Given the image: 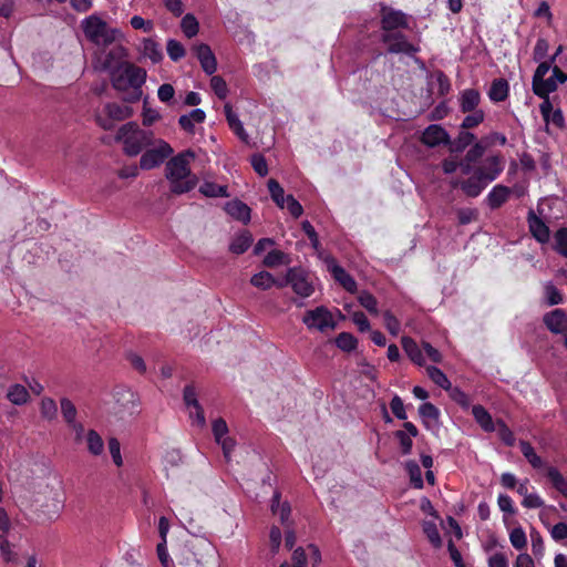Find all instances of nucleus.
<instances>
[{"label": "nucleus", "instance_id": "nucleus-1", "mask_svg": "<svg viewBox=\"0 0 567 567\" xmlns=\"http://www.w3.org/2000/svg\"><path fill=\"white\" fill-rule=\"evenodd\" d=\"M110 80L114 90L127 92L123 101L135 103L142 96V86L146 81V71L134 63H125L123 68L110 73Z\"/></svg>", "mask_w": 567, "mask_h": 567}, {"label": "nucleus", "instance_id": "nucleus-2", "mask_svg": "<svg viewBox=\"0 0 567 567\" xmlns=\"http://www.w3.org/2000/svg\"><path fill=\"white\" fill-rule=\"evenodd\" d=\"M115 140L123 143L126 155L136 156L151 144L152 132L141 130L135 122H127L118 128Z\"/></svg>", "mask_w": 567, "mask_h": 567}, {"label": "nucleus", "instance_id": "nucleus-3", "mask_svg": "<svg viewBox=\"0 0 567 567\" xmlns=\"http://www.w3.org/2000/svg\"><path fill=\"white\" fill-rule=\"evenodd\" d=\"M381 42L386 44V50L392 54H405L413 56L420 51V48L408 40V37L401 32H383Z\"/></svg>", "mask_w": 567, "mask_h": 567}, {"label": "nucleus", "instance_id": "nucleus-4", "mask_svg": "<svg viewBox=\"0 0 567 567\" xmlns=\"http://www.w3.org/2000/svg\"><path fill=\"white\" fill-rule=\"evenodd\" d=\"M287 282L301 298H308L315 292L310 274L301 267H291L287 270Z\"/></svg>", "mask_w": 567, "mask_h": 567}, {"label": "nucleus", "instance_id": "nucleus-5", "mask_svg": "<svg viewBox=\"0 0 567 567\" xmlns=\"http://www.w3.org/2000/svg\"><path fill=\"white\" fill-rule=\"evenodd\" d=\"M303 324L309 329H316L321 332L327 329H334L336 322L332 313L324 306L316 307L315 309L307 310L302 317Z\"/></svg>", "mask_w": 567, "mask_h": 567}, {"label": "nucleus", "instance_id": "nucleus-6", "mask_svg": "<svg viewBox=\"0 0 567 567\" xmlns=\"http://www.w3.org/2000/svg\"><path fill=\"white\" fill-rule=\"evenodd\" d=\"M195 157L190 150L172 157L166 164V177L172 179H185L190 176L189 159Z\"/></svg>", "mask_w": 567, "mask_h": 567}, {"label": "nucleus", "instance_id": "nucleus-7", "mask_svg": "<svg viewBox=\"0 0 567 567\" xmlns=\"http://www.w3.org/2000/svg\"><path fill=\"white\" fill-rule=\"evenodd\" d=\"M504 169V158L501 154L487 156L482 165L475 167V173L481 176L485 183L489 184L498 178Z\"/></svg>", "mask_w": 567, "mask_h": 567}, {"label": "nucleus", "instance_id": "nucleus-8", "mask_svg": "<svg viewBox=\"0 0 567 567\" xmlns=\"http://www.w3.org/2000/svg\"><path fill=\"white\" fill-rule=\"evenodd\" d=\"M408 17L401 10H395L389 7L381 9V29L384 32H396L398 29H408Z\"/></svg>", "mask_w": 567, "mask_h": 567}, {"label": "nucleus", "instance_id": "nucleus-9", "mask_svg": "<svg viewBox=\"0 0 567 567\" xmlns=\"http://www.w3.org/2000/svg\"><path fill=\"white\" fill-rule=\"evenodd\" d=\"M173 154L172 146L162 141L158 147L147 150L140 159L141 168L143 169H152L158 165H161L168 156Z\"/></svg>", "mask_w": 567, "mask_h": 567}, {"label": "nucleus", "instance_id": "nucleus-10", "mask_svg": "<svg viewBox=\"0 0 567 567\" xmlns=\"http://www.w3.org/2000/svg\"><path fill=\"white\" fill-rule=\"evenodd\" d=\"M421 142L429 147L447 146V143L451 142V136L441 125L431 124L422 133Z\"/></svg>", "mask_w": 567, "mask_h": 567}, {"label": "nucleus", "instance_id": "nucleus-11", "mask_svg": "<svg viewBox=\"0 0 567 567\" xmlns=\"http://www.w3.org/2000/svg\"><path fill=\"white\" fill-rule=\"evenodd\" d=\"M528 229L533 238L539 244H547L550 239V229L533 209L527 213Z\"/></svg>", "mask_w": 567, "mask_h": 567}, {"label": "nucleus", "instance_id": "nucleus-12", "mask_svg": "<svg viewBox=\"0 0 567 567\" xmlns=\"http://www.w3.org/2000/svg\"><path fill=\"white\" fill-rule=\"evenodd\" d=\"M193 50L200 63L203 71L208 75H213L217 70V61L210 47L208 44L200 43L195 45Z\"/></svg>", "mask_w": 567, "mask_h": 567}, {"label": "nucleus", "instance_id": "nucleus-13", "mask_svg": "<svg viewBox=\"0 0 567 567\" xmlns=\"http://www.w3.org/2000/svg\"><path fill=\"white\" fill-rule=\"evenodd\" d=\"M107 23L97 16H90L83 20V32L87 40L100 45V39Z\"/></svg>", "mask_w": 567, "mask_h": 567}, {"label": "nucleus", "instance_id": "nucleus-14", "mask_svg": "<svg viewBox=\"0 0 567 567\" xmlns=\"http://www.w3.org/2000/svg\"><path fill=\"white\" fill-rule=\"evenodd\" d=\"M127 56V51L123 45H115L109 52H106L104 60L102 62V69L107 71L109 74L112 73L115 69H121L125 63V58Z\"/></svg>", "mask_w": 567, "mask_h": 567}, {"label": "nucleus", "instance_id": "nucleus-15", "mask_svg": "<svg viewBox=\"0 0 567 567\" xmlns=\"http://www.w3.org/2000/svg\"><path fill=\"white\" fill-rule=\"evenodd\" d=\"M545 327L554 334H561L567 326V315L564 309H554L543 317Z\"/></svg>", "mask_w": 567, "mask_h": 567}, {"label": "nucleus", "instance_id": "nucleus-16", "mask_svg": "<svg viewBox=\"0 0 567 567\" xmlns=\"http://www.w3.org/2000/svg\"><path fill=\"white\" fill-rule=\"evenodd\" d=\"M512 189L508 186L497 184L486 196V203L492 210L501 208L509 198Z\"/></svg>", "mask_w": 567, "mask_h": 567}, {"label": "nucleus", "instance_id": "nucleus-17", "mask_svg": "<svg viewBox=\"0 0 567 567\" xmlns=\"http://www.w3.org/2000/svg\"><path fill=\"white\" fill-rule=\"evenodd\" d=\"M487 185L488 184L475 172L471 177L458 183L462 192L470 198L478 197Z\"/></svg>", "mask_w": 567, "mask_h": 567}, {"label": "nucleus", "instance_id": "nucleus-18", "mask_svg": "<svg viewBox=\"0 0 567 567\" xmlns=\"http://www.w3.org/2000/svg\"><path fill=\"white\" fill-rule=\"evenodd\" d=\"M183 399L187 408L195 409L196 421L199 425L205 424V414L202 405L197 400L196 389L193 384H187L183 391Z\"/></svg>", "mask_w": 567, "mask_h": 567}, {"label": "nucleus", "instance_id": "nucleus-19", "mask_svg": "<svg viewBox=\"0 0 567 567\" xmlns=\"http://www.w3.org/2000/svg\"><path fill=\"white\" fill-rule=\"evenodd\" d=\"M332 277L338 281L348 292L357 291V281L353 277L347 272V270L338 264L329 266Z\"/></svg>", "mask_w": 567, "mask_h": 567}, {"label": "nucleus", "instance_id": "nucleus-20", "mask_svg": "<svg viewBox=\"0 0 567 567\" xmlns=\"http://www.w3.org/2000/svg\"><path fill=\"white\" fill-rule=\"evenodd\" d=\"M472 415L476 423L485 432H494L496 430V423H494L491 413L481 404L473 405Z\"/></svg>", "mask_w": 567, "mask_h": 567}, {"label": "nucleus", "instance_id": "nucleus-21", "mask_svg": "<svg viewBox=\"0 0 567 567\" xmlns=\"http://www.w3.org/2000/svg\"><path fill=\"white\" fill-rule=\"evenodd\" d=\"M225 210L228 215L244 224L250 220V208L239 199L228 202L225 206Z\"/></svg>", "mask_w": 567, "mask_h": 567}, {"label": "nucleus", "instance_id": "nucleus-22", "mask_svg": "<svg viewBox=\"0 0 567 567\" xmlns=\"http://www.w3.org/2000/svg\"><path fill=\"white\" fill-rule=\"evenodd\" d=\"M509 94V84L504 78L494 79L488 90V97L495 103L504 102Z\"/></svg>", "mask_w": 567, "mask_h": 567}, {"label": "nucleus", "instance_id": "nucleus-23", "mask_svg": "<svg viewBox=\"0 0 567 567\" xmlns=\"http://www.w3.org/2000/svg\"><path fill=\"white\" fill-rule=\"evenodd\" d=\"M402 348L410 360L416 365L422 367L424 364V357L422 350L417 346L414 339L411 337L404 336L401 339Z\"/></svg>", "mask_w": 567, "mask_h": 567}, {"label": "nucleus", "instance_id": "nucleus-24", "mask_svg": "<svg viewBox=\"0 0 567 567\" xmlns=\"http://www.w3.org/2000/svg\"><path fill=\"white\" fill-rule=\"evenodd\" d=\"M481 101L480 92L475 89H466L460 97V109L463 113L476 111Z\"/></svg>", "mask_w": 567, "mask_h": 567}, {"label": "nucleus", "instance_id": "nucleus-25", "mask_svg": "<svg viewBox=\"0 0 567 567\" xmlns=\"http://www.w3.org/2000/svg\"><path fill=\"white\" fill-rule=\"evenodd\" d=\"M105 115L110 116L114 122L124 121L133 115V109L127 105H121L112 102L106 103L103 109Z\"/></svg>", "mask_w": 567, "mask_h": 567}, {"label": "nucleus", "instance_id": "nucleus-26", "mask_svg": "<svg viewBox=\"0 0 567 567\" xmlns=\"http://www.w3.org/2000/svg\"><path fill=\"white\" fill-rule=\"evenodd\" d=\"M475 140L476 136L473 133L462 130L456 138L451 140V142L447 143V146L451 153L460 154L463 153L466 147L472 145Z\"/></svg>", "mask_w": 567, "mask_h": 567}, {"label": "nucleus", "instance_id": "nucleus-27", "mask_svg": "<svg viewBox=\"0 0 567 567\" xmlns=\"http://www.w3.org/2000/svg\"><path fill=\"white\" fill-rule=\"evenodd\" d=\"M519 449L533 468L540 470L546 466V462L536 453L535 449L528 441L520 440Z\"/></svg>", "mask_w": 567, "mask_h": 567}, {"label": "nucleus", "instance_id": "nucleus-28", "mask_svg": "<svg viewBox=\"0 0 567 567\" xmlns=\"http://www.w3.org/2000/svg\"><path fill=\"white\" fill-rule=\"evenodd\" d=\"M546 476L550 481L553 487L567 498V477H565L555 466L546 467Z\"/></svg>", "mask_w": 567, "mask_h": 567}, {"label": "nucleus", "instance_id": "nucleus-29", "mask_svg": "<svg viewBox=\"0 0 567 567\" xmlns=\"http://www.w3.org/2000/svg\"><path fill=\"white\" fill-rule=\"evenodd\" d=\"M252 244V236L248 230L238 234L229 245L230 252L241 255L246 252Z\"/></svg>", "mask_w": 567, "mask_h": 567}, {"label": "nucleus", "instance_id": "nucleus-30", "mask_svg": "<svg viewBox=\"0 0 567 567\" xmlns=\"http://www.w3.org/2000/svg\"><path fill=\"white\" fill-rule=\"evenodd\" d=\"M419 414L422 419L423 425L426 429H430V422H437L441 413L440 410L433 403L424 402L419 406Z\"/></svg>", "mask_w": 567, "mask_h": 567}, {"label": "nucleus", "instance_id": "nucleus-31", "mask_svg": "<svg viewBox=\"0 0 567 567\" xmlns=\"http://www.w3.org/2000/svg\"><path fill=\"white\" fill-rule=\"evenodd\" d=\"M533 84V92L538 97H547L550 93L555 92L558 87V83L554 80L553 75L548 79H542Z\"/></svg>", "mask_w": 567, "mask_h": 567}, {"label": "nucleus", "instance_id": "nucleus-32", "mask_svg": "<svg viewBox=\"0 0 567 567\" xmlns=\"http://www.w3.org/2000/svg\"><path fill=\"white\" fill-rule=\"evenodd\" d=\"M199 192L210 198H217V197H228V188L225 185H219L213 182H204L200 187Z\"/></svg>", "mask_w": 567, "mask_h": 567}, {"label": "nucleus", "instance_id": "nucleus-33", "mask_svg": "<svg viewBox=\"0 0 567 567\" xmlns=\"http://www.w3.org/2000/svg\"><path fill=\"white\" fill-rule=\"evenodd\" d=\"M142 52L145 56L151 59L153 63H158L163 59L162 49L153 39H144L142 43Z\"/></svg>", "mask_w": 567, "mask_h": 567}, {"label": "nucleus", "instance_id": "nucleus-34", "mask_svg": "<svg viewBox=\"0 0 567 567\" xmlns=\"http://www.w3.org/2000/svg\"><path fill=\"white\" fill-rule=\"evenodd\" d=\"M405 471L410 477L411 485L416 489H422L424 487V482L419 464L415 461L410 460L405 463Z\"/></svg>", "mask_w": 567, "mask_h": 567}, {"label": "nucleus", "instance_id": "nucleus-35", "mask_svg": "<svg viewBox=\"0 0 567 567\" xmlns=\"http://www.w3.org/2000/svg\"><path fill=\"white\" fill-rule=\"evenodd\" d=\"M250 284L261 290H268L276 284V278L268 271L262 270L250 278Z\"/></svg>", "mask_w": 567, "mask_h": 567}, {"label": "nucleus", "instance_id": "nucleus-36", "mask_svg": "<svg viewBox=\"0 0 567 567\" xmlns=\"http://www.w3.org/2000/svg\"><path fill=\"white\" fill-rule=\"evenodd\" d=\"M7 398L11 403L16 405H22L28 402L29 392L23 385L13 384L9 388Z\"/></svg>", "mask_w": 567, "mask_h": 567}, {"label": "nucleus", "instance_id": "nucleus-37", "mask_svg": "<svg viewBox=\"0 0 567 567\" xmlns=\"http://www.w3.org/2000/svg\"><path fill=\"white\" fill-rule=\"evenodd\" d=\"M334 342H336V346L344 352H352L353 350L357 349V346H358L357 338L350 332L339 333L337 336Z\"/></svg>", "mask_w": 567, "mask_h": 567}, {"label": "nucleus", "instance_id": "nucleus-38", "mask_svg": "<svg viewBox=\"0 0 567 567\" xmlns=\"http://www.w3.org/2000/svg\"><path fill=\"white\" fill-rule=\"evenodd\" d=\"M426 373H427L429 378L440 388H442L444 390L451 389L452 384H451L450 380L447 379L446 374L437 367L429 365L426 368Z\"/></svg>", "mask_w": 567, "mask_h": 567}, {"label": "nucleus", "instance_id": "nucleus-39", "mask_svg": "<svg viewBox=\"0 0 567 567\" xmlns=\"http://www.w3.org/2000/svg\"><path fill=\"white\" fill-rule=\"evenodd\" d=\"M267 186H268V190L270 193L271 199L276 203V205L279 208H284L286 197H285V190L281 187V185L275 178H270L267 183Z\"/></svg>", "mask_w": 567, "mask_h": 567}, {"label": "nucleus", "instance_id": "nucleus-40", "mask_svg": "<svg viewBox=\"0 0 567 567\" xmlns=\"http://www.w3.org/2000/svg\"><path fill=\"white\" fill-rule=\"evenodd\" d=\"M87 450L92 455H100L104 450V442L95 430H90L86 435Z\"/></svg>", "mask_w": 567, "mask_h": 567}, {"label": "nucleus", "instance_id": "nucleus-41", "mask_svg": "<svg viewBox=\"0 0 567 567\" xmlns=\"http://www.w3.org/2000/svg\"><path fill=\"white\" fill-rule=\"evenodd\" d=\"M181 29L188 39L195 37L199 30V24L195 16L192 13L185 14L181 22Z\"/></svg>", "mask_w": 567, "mask_h": 567}, {"label": "nucleus", "instance_id": "nucleus-42", "mask_svg": "<svg viewBox=\"0 0 567 567\" xmlns=\"http://www.w3.org/2000/svg\"><path fill=\"white\" fill-rule=\"evenodd\" d=\"M171 192L176 195L190 192L196 186V178L172 179Z\"/></svg>", "mask_w": 567, "mask_h": 567}, {"label": "nucleus", "instance_id": "nucleus-43", "mask_svg": "<svg viewBox=\"0 0 567 567\" xmlns=\"http://www.w3.org/2000/svg\"><path fill=\"white\" fill-rule=\"evenodd\" d=\"M359 303L371 315H378V300L369 291L362 290L358 297Z\"/></svg>", "mask_w": 567, "mask_h": 567}, {"label": "nucleus", "instance_id": "nucleus-44", "mask_svg": "<svg viewBox=\"0 0 567 567\" xmlns=\"http://www.w3.org/2000/svg\"><path fill=\"white\" fill-rule=\"evenodd\" d=\"M487 145L483 143V141L475 142L472 144L471 148L466 152L464 158L467 162L473 164L478 163L486 152Z\"/></svg>", "mask_w": 567, "mask_h": 567}, {"label": "nucleus", "instance_id": "nucleus-45", "mask_svg": "<svg viewBox=\"0 0 567 567\" xmlns=\"http://www.w3.org/2000/svg\"><path fill=\"white\" fill-rule=\"evenodd\" d=\"M496 426H497V434H498L499 439L502 440V442L506 446H513L515 444L516 439H515L513 431L508 427V425L502 419H498L496 421Z\"/></svg>", "mask_w": 567, "mask_h": 567}, {"label": "nucleus", "instance_id": "nucleus-46", "mask_svg": "<svg viewBox=\"0 0 567 567\" xmlns=\"http://www.w3.org/2000/svg\"><path fill=\"white\" fill-rule=\"evenodd\" d=\"M423 532L426 535L429 542L435 547L440 548L442 546L441 535L436 525L433 522H424Z\"/></svg>", "mask_w": 567, "mask_h": 567}, {"label": "nucleus", "instance_id": "nucleus-47", "mask_svg": "<svg viewBox=\"0 0 567 567\" xmlns=\"http://www.w3.org/2000/svg\"><path fill=\"white\" fill-rule=\"evenodd\" d=\"M484 116L485 115L482 110H476V111L471 112V114L466 115L463 118L461 128L463 131H468L471 128L478 126L484 121Z\"/></svg>", "mask_w": 567, "mask_h": 567}, {"label": "nucleus", "instance_id": "nucleus-48", "mask_svg": "<svg viewBox=\"0 0 567 567\" xmlns=\"http://www.w3.org/2000/svg\"><path fill=\"white\" fill-rule=\"evenodd\" d=\"M555 246L554 249L563 257L567 258V228H559L555 235Z\"/></svg>", "mask_w": 567, "mask_h": 567}, {"label": "nucleus", "instance_id": "nucleus-49", "mask_svg": "<svg viewBox=\"0 0 567 567\" xmlns=\"http://www.w3.org/2000/svg\"><path fill=\"white\" fill-rule=\"evenodd\" d=\"M166 51L169 56V59L174 62L179 61L182 58H184L186 51L183 44L174 39H171L167 41L166 44Z\"/></svg>", "mask_w": 567, "mask_h": 567}, {"label": "nucleus", "instance_id": "nucleus-50", "mask_svg": "<svg viewBox=\"0 0 567 567\" xmlns=\"http://www.w3.org/2000/svg\"><path fill=\"white\" fill-rule=\"evenodd\" d=\"M545 297H546L547 303L549 306H556V305L564 303V296H563V293L551 282H548L545 286Z\"/></svg>", "mask_w": 567, "mask_h": 567}, {"label": "nucleus", "instance_id": "nucleus-51", "mask_svg": "<svg viewBox=\"0 0 567 567\" xmlns=\"http://www.w3.org/2000/svg\"><path fill=\"white\" fill-rule=\"evenodd\" d=\"M61 412L63 415L64 421L68 423V425H71L74 423L76 417V408L72 403L71 400L63 398L61 399Z\"/></svg>", "mask_w": 567, "mask_h": 567}, {"label": "nucleus", "instance_id": "nucleus-52", "mask_svg": "<svg viewBox=\"0 0 567 567\" xmlns=\"http://www.w3.org/2000/svg\"><path fill=\"white\" fill-rule=\"evenodd\" d=\"M210 86L218 99H226L228 94V87L226 81L220 75L212 76Z\"/></svg>", "mask_w": 567, "mask_h": 567}, {"label": "nucleus", "instance_id": "nucleus-53", "mask_svg": "<svg viewBox=\"0 0 567 567\" xmlns=\"http://www.w3.org/2000/svg\"><path fill=\"white\" fill-rule=\"evenodd\" d=\"M286 254L284 251L274 249L265 256L262 264L268 268H274L284 264Z\"/></svg>", "mask_w": 567, "mask_h": 567}, {"label": "nucleus", "instance_id": "nucleus-54", "mask_svg": "<svg viewBox=\"0 0 567 567\" xmlns=\"http://www.w3.org/2000/svg\"><path fill=\"white\" fill-rule=\"evenodd\" d=\"M509 540L514 548L522 550L527 546V538L522 527L514 528L509 534Z\"/></svg>", "mask_w": 567, "mask_h": 567}, {"label": "nucleus", "instance_id": "nucleus-55", "mask_svg": "<svg viewBox=\"0 0 567 567\" xmlns=\"http://www.w3.org/2000/svg\"><path fill=\"white\" fill-rule=\"evenodd\" d=\"M394 437L400 443V451H401V453L403 455L410 454L411 451H412V447H413L412 437L405 431H402V430L395 431L394 432Z\"/></svg>", "mask_w": 567, "mask_h": 567}, {"label": "nucleus", "instance_id": "nucleus-56", "mask_svg": "<svg viewBox=\"0 0 567 567\" xmlns=\"http://www.w3.org/2000/svg\"><path fill=\"white\" fill-rule=\"evenodd\" d=\"M250 164L254 171L261 177L268 174V164L262 154L256 153L251 155Z\"/></svg>", "mask_w": 567, "mask_h": 567}, {"label": "nucleus", "instance_id": "nucleus-57", "mask_svg": "<svg viewBox=\"0 0 567 567\" xmlns=\"http://www.w3.org/2000/svg\"><path fill=\"white\" fill-rule=\"evenodd\" d=\"M383 320L388 331L392 336L396 337L401 330V323L399 319L390 310H386L383 313Z\"/></svg>", "mask_w": 567, "mask_h": 567}, {"label": "nucleus", "instance_id": "nucleus-58", "mask_svg": "<svg viewBox=\"0 0 567 567\" xmlns=\"http://www.w3.org/2000/svg\"><path fill=\"white\" fill-rule=\"evenodd\" d=\"M122 37V32L116 28H106L103 31V35L100 39V45L109 47L117 41Z\"/></svg>", "mask_w": 567, "mask_h": 567}, {"label": "nucleus", "instance_id": "nucleus-59", "mask_svg": "<svg viewBox=\"0 0 567 567\" xmlns=\"http://www.w3.org/2000/svg\"><path fill=\"white\" fill-rule=\"evenodd\" d=\"M390 409L394 416L399 420L405 421L408 419L404 404L399 395H394L390 401Z\"/></svg>", "mask_w": 567, "mask_h": 567}, {"label": "nucleus", "instance_id": "nucleus-60", "mask_svg": "<svg viewBox=\"0 0 567 567\" xmlns=\"http://www.w3.org/2000/svg\"><path fill=\"white\" fill-rule=\"evenodd\" d=\"M301 229L307 235L308 239L310 240L311 246L318 250L320 248V241L318 234L315 229V227L311 225L309 220H303L301 223Z\"/></svg>", "mask_w": 567, "mask_h": 567}, {"label": "nucleus", "instance_id": "nucleus-61", "mask_svg": "<svg viewBox=\"0 0 567 567\" xmlns=\"http://www.w3.org/2000/svg\"><path fill=\"white\" fill-rule=\"evenodd\" d=\"M549 43L546 39L539 38L535 44L533 59L535 62H539L547 56Z\"/></svg>", "mask_w": 567, "mask_h": 567}, {"label": "nucleus", "instance_id": "nucleus-62", "mask_svg": "<svg viewBox=\"0 0 567 567\" xmlns=\"http://www.w3.org/2000/svg\"><path fill=\"white\" fill-rule=\"evenodd\" d=\"M213 434L216 442H221V439L228 433V425L223 417H218L213 422Z\"/></svg>", "mask_w": 567, "mask_h": 567}, {"label": "nucleus", "instance_id": "nucleus-63", "mask_svg": "<svg viewBox=\"0 0 567 567\" xmlns=\"http://www.w3.org/2000/svg\"><path fill=\"white\" fill-rule=\"evenodd\" d=\"M435 79L437 83V91L441 96H445L451 91V81L449 76L443 71H437L435 73Z\"/></svg>", "mask_w": 567, "mask_h": 567}, {"label": "nucleus", "instance_id": "nucleus-64", "mask_svg": "<svg viewBox=\"0 0 567 567\" xmlns=\"http://www.w3.org/2000/svg\"><path fill=\"white\" fill-rule=\"evenodd\" d=\"M450 390V396L455 403H457L463 409H467L470 406L471 399L464 391H462L460 388H453Z\"/></svg>", "mask_w": 567, "mask_h": 567}]
</instances>
